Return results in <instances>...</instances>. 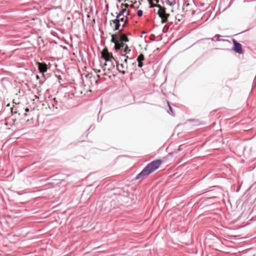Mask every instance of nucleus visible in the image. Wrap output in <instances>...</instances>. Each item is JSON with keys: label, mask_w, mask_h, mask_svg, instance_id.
<instances>
[{"label": "nucleus", "mask_w": 256, "mask_h": 256, "mask_svg": "<svg viewBox=\"0 0 256 256\" xmlns=\"http://www.w3.org/2000/svg\"><path fill=\"white\" fill-rule=\"evenodd\" d=\"M36 79H37V80H38V79L40 78L39 76H38V75L36 76Z\"/></svg>", "instance_id": "obj_33"}, {"label": "nucleus", "mask_w": 256, "mask_h": 256, "mask_svg": "<svg viewBox=\"0 0 256 256\" xmlns=\"http://www.w3.org/2000/svg\"><path fill=\"white\" fill-rule=\"evenodd\" d=\"M128 14H127L126 16H124V17L121 18H124V20L122 22V29L127 27L128 25Z\"/></svg>", "instance_id": "obj_8"}, {"label": "nucleus", "mask_w": 256, "mask_h": 256, "mask_svg": "<svg viewBox=\"0 0 256 256\" xmlns=\"http://www.w3.org/2000/svg\"><path fill=\"white\" fill-rule=\"evenodd\" d=\"M125 44H124V42H121V41L118 42L116 44H115L114 48L116 50H122Z\"/></svg>", "instance_id": "obj_9"}, {"label": "nucleus", "mask_w": 256, "mask_h": 256, "mask_svg": "<svg viewBox=\"0 0 256 256\" xmlns=\"http://www.w3.org/2000/svg\"><path fill=\"white\" fill-rule=\"evenodd\" d=\"M143 14V11L141 10H139L137 11V16L139 17H140Z\"/></svg>", "instance_id": "obj_22"}, {"label": "nucleus", "mask_w": 256, "mask_h": 256, "mask_svg": "<svg viewBox=\"0 0 256 256\" xmlns=\"http://www.w3.org/2000/svg\"><path fill=\"white\" fill-rule=\"evenodd\" d=\"M152 0H148V1L149 2V3L152 2Z\"/></svg>", "instance_id": "obj_34"}, {"label": "nucleus", "mask_w": 256, "mask_h": 256, "mask_svg": "<svg viewBox=\"0 0 256 256\" xmlns=\"http://www.w3.org/2000/svg\"><path fill=\"white\" fill-rule=\"evenodd\" d=\"M48 107L50 109L52 108H54V104H52L51 105H49Z\"/></svg>", "instance_id": "obj_27"}, {"label": "nucleus", "mask_w": 256, "mask_h": 256, "mask_svg": "<svg viewBox=\"0 0 256 256\" xmlns=\"http://www.w3.org/2000/svg\"><path fill=\"white\" fill-rule=\"evenodd\" d=\"M217 198V197H216V196H213L211 197L210 198Z\"/></svg>", "instance_id": "obj_31"}, {"label": "nucleus", "mask_w": 256, "mask_h": 256, "mask_svg": "<svg viewBox=\"0 0 256 256\" xmlns=\"http://www.w3.org/2000/svg\"><path fill=\"white\" fill-rule=\"evenodd\" d=\"M149 4H150V8H151L156 7V8H160V6H161L160 4H154L152 2L149 3Z\"/></svg>", "instance_id": "obj_20"}, {"label": "nucleus", "mask_w": 256, "mask_h": 256, "mask_svg": "<svg viewBox=\"0 0 256 256\" xmlns=\"http://www.w3.org/2000/svg\"><path fill=\"white\" fill-rule=\"evenodd\" d=\"M166 10L165 8L160 6L158 12V14L162 20V24L166 23L168 21V18L170 16V14H167Z\"/></svg>", "instance_id": "obj_2"}, {"label": "nucleus", "mask_w": 256, "mask_h": 256, "mask_svg": "<svg viewBox=\"0 0 256 256\" xmlns=\"http://www.w3.org/2000/svg\"><path fill=\"white\" fill-rule=\"evenodd\" d=\"M168 108H169L170 111L171 112V114H174V111H173V110L172 109V106H170L169 102H168Z\"/></svg>", "instance_id": "obj_23"}, {"label": "nucleus", "mask_w": 256, "mask_h": 256, "mask_svg": "<svg viewBox=\"0 0 256 256\" xmlns=\"http://www.w3.org/2000/svg\"><path fill=\"white\" fill-rule=\"evenodd\" d=\"M13 109H14V108H12V110H11V112H12V113H13Z\"/></svg>", "instance_id": "obj_36"}, {"label": "nucleus", "mask_w": 256, "mask_h": 256, "mask_svg": "<svg viewBox=\"0 0 256 256\" xmlns=\"http://www.w3.org/2000/svg\"><path fill=\"white\" fill-rule=\"evenodd\" d=\"M124 18H116L110 21V26H112V24H114L113 30L114 31L118 30L120 32H122L123 31V29H120L121 26L120 22H122Z\"/></svg>", "instance_id": "obj_3"}, {"label": "nucleus", "mask_w": 256, "mask_h": 256, "mask_svg": "<svg viewBox=\"0 0 256 256\" xmlns=\"http://www.w3.org/2000/svg\"><path fill=\"white\" fill-rule=\"evenodd\" d=\"M114 62H116V60H115L114 59Z\"/></svg>", "instance_id": "obj_41"}, {"label": "nucleus", "mask_w": 256, "mask_h": 256, "mask_svg": "<svg viewBox=\"0 0 256 256\" xmlns=\"http://www.w3.org/2000/svg\"><path fill=\"white\" fill-rule=\"evenodd\" d=\"M116 69L119 72L123 75L129 72L128 64L122 63L118 64V62H116Z\"/></svg>", "instance_id": "obj_4"}, {"label": "nucleus", "mask_w": 256, "mask_h": 256, "mask_svg": "<svg viewBox=\"0 0 256 256\" xmlns=\"http://www.w3.org/2000/svg\"><path fill=\"white\" fill-rule=\"evenodd\" d=\"M161 160H156L148 164L144 169L136 176V180H139L150 174L156 170L162 164Z\"/></svg>", "instance_id": "obj_1"}, {"label": "nucleus", "mask_w": 256, "mask_h": 256, "mask_svg": "<svg viewBox=\"0 0 256 256\" xmlns=\"http://www.w3.org/2000/svg\"><path fill=\"white\" fill-rule=\"evenodd\" d=\"M129 6V5L127 4H121L122 8H126H126Z\"/></svg>", "instance_id": "obj_24"}, {"label": "nucleus", "mask_w": 256, "mask_h": 256, "mask_svg": "<svg viewBox=\"0 0 256 256\" xmlns=\"http://www.w3.org/2000/svg\"><path fill=\"white\" fill-rule=\"evenodd\" d=\"M126 12V8H122L121 10H120V12L117 14L116 16V17L117 18H121L120 17L122 16H124V12Z\"/></svg>", "instance_id": "obj_13"}, {"label": "nucleus", "mask_w": 256, "mask_h": 256, "mask_svg": "<svg viewBox=\"0 0 256 256\" xmlns=\"http://www.w3.org/2000/svg\"><path fill=\"white\" fill-rule=\"evenodd\" d=\"M36 66L38 68L40 73L44 74L46 72L48 68V65L44 62H36Z\"/></svg>", "instance_id": "obj_6"}, {"label": "nucleus", "mask_w": 256, "mask_h": 256, "mask_svg": "<svg viewBox=\"0 0 256 256\" xmlns=\"http://www.w3.org/2000/svg\"><path fill=\"white\" fill-rule=\"evenodd\" d=\"M124 52H125L126 54H128L130 52L131 50L128 48V46L127 44H125L124 48H123L122 50Z\"/></svg>", "instance_id": "obj_14"}, {"label": "nucleus", "mask_w": 256, "mask_h": 256, "mask_svg": "<svg viewBox=\"0 0 256 256\" xmlns=\"http://www.w3.org/2000/svg\"><path fill=\"white\" fill-rule=\"evenodd\" d=\"M154 1L156 2V3H158L159 2V0H154Z\"/></svg>", "instance_id": "obj_32"}, {"label": "nucleus", "mask_w": 256, "mask_h": 256, "mask_svg": "<svg viewBox=\"0 0 256 256\" xmlns=\"http://www.w3.org/2000/svg\"><path fill=\"white\" fill-rule=\"evenodd\" d=\"M25 111H26V112H29V109H28V108H26L25 109Z\"/></svg>", "instance_id": "obj_30"}, {"label": "nucleus", "mask_w": 256, "mask_h": 256, "mask_svg": "<svg viewBox=\"0 0 256 256\" xmlns=\"http://www.w3.org/2000/svg\"><path fill=\"white\" fill-rule=\"evenodd\" d=\"M118 38L114 34H112L111 42L114 43L115 44L118 42Z\"/></svg>", "instance_id": "obj_16"}, {"label": "nucleus", "mask_w": 256, "mask_h": 256, "mask_svg": "<svg viewBox=\"0 0 256 256\" xmlns=\"http://www.w3.org/2000/svg\"><path fill=\"white\" fill-rule=\"evenodd\" d=\"M212 40H214V38H210Z\"/></svg>", "instance_id": "obj_37"}, {"label": "nucleus", "mask_w": 256, "mask_h": 256, "mask_svg": "<svg viewBox=\"0 0 256 256\" xmlns=\"http://www.w3.org/2000/svg\"><path fill=\"white\" fill-rule=\"evenodd\" d=\"M232 42L234 44L232 50L236 53L242 54L243 52L242 44L234 39L232 40Z\"/></svg>", "instance_id": "obj_5"}, {"label": "nucleus", "mask_w": 256, "mask_h": 256, "mask_svg": "<svg viewBox=\"0 0 256 256\" xmlns=\"http://www.w3.org/2000/svg\"><path fill=\"white\" fill-rule=\"evenodd\" d=\"M106 64H108V70H111L114 68V64L112 60H106Z\"/></svg>", "instance_id": "obj_10"}, {"label": "nucleus", "mask_w": 256, "mask_h": 256, "mask_svg": "<svg viewBox=\"0 0 256 256\" xmlns=\"http://www.w3.org/2000/svg\"><path fill=\"white\" fill-rule=\"evenodd\" d=\"M120 39L121 42H128L129 41V39L128 36L124 34H121L120 35Z\"/></svg>", "instance_id": "obj_11"}, {"label": "nucleus", "mask_w": 256, "mask_h": 256, "mask_svg": "<svg viewBox=\"0 0 256 256\" xmlns=\"http://www.w3.org/2000/svg\"><path fill=\"white\" fill-rule=\"evenodd\" d=\"M151 40H154V39L153 38H152Z\"/></svg>", "instance_id": "obj_39"}, {"label": "nucleus", "mask_w": 256, "mask_h": 256, "mask_svg": "<svg viewBox=\"0 0 256 256\" xmlns=\"http://www.w3.org/2000/svg\"><path fill=\"white\" fill-rule=\"evenodd\" d=\"M95 72H96V73H99V72H100V70H95Z\"/></svg>", "instance_id": "obj_29"}, {"label": "nucleus", "mask_w": 256, "mask_h": 256, "mask_svg": "<svg viewBox=\"0 0 256 256\" xmlns=\"http://www.w3.org/2000/svg\"><path fill=\"white\" fill-rule=\"evenodd\" d=\"M102 58L105 61H106V60H114V58L113 57L112 54L108 52L106 53H104V52H102Z\"/></svg>", "instance_id": "obj_7"}, {"label": "nucleus", "mask_w": 256, "mask_h": 256, "mask_svg": "<svg viewBox=\"0 0 256 256\" xmlns=\"http://www.w3.org/2000/svg\"><path fill=\"white\" fill-rule=\"evenodd\" d=\"M222 36L220 35V34H216L214 36V38H216V41H224L225 40H224V39H220V38Z\"/></svg>", "instance_id": "obj_21"}, {"label": "nucleus", "mask_w": 256, "mask_h": 256, "mask_svg": "<svg viewBox=\"0 0 256 256\" xmlns=\"http://www.w3.org/2000/svg\"><path fill=\"white\" fill-rule=\"evenodd\" d=\"M138 62V66L139 67V68H142L143 66V64L142 62Z\"/></svg>", "instance_id": "obj_26"}, {"label": "nucleus", "mask_w": 256, "mask_h": 256, "mask_svg": "<svg viewBox=\"0 0 256 256\" xmlns=\"http://www.w3.org/2000/svg\"><path fill=\"white\" fill-rule=\"evenodd\" d=\"M144 60V54H140L137 58V61L138 62H142L143 60Z\"/></svg>", "instance_id": "obj_18"}, {"label": "nucleus", "mask_w": 256, "mask_h": 256, "mask_svg": "<svg viewBox=\"0 0 256 256\" xmlns=\"http://www.w3.org/2000/svg\"><path fill=\"white\" fill-rule=\"evenodd\" d=\"M166 4L170 6H173L176 4V0H167Z\"/></svg>", "instance_id": "obj_19"}, {"label": "nucleus", "mask_w": 256, "mask_h": 256, "mask_svg": "<svg viewBox=\"0 0 256 256\" xmlns=\"http://www.w3.org/2000/svg\"><path fill=\"white\" fill-rule=\"evenodd\" d=\"M117 0L119 2H121V0Z\"/></svg>", "instance_id": "obj_38"}, {"label": "nucleus", "mask_w": 256, "mask_h": 256, "mask_svg": "<svg viewBox=\"0 0 256 256\" xmlns=\"http://www.w3.org/2000/svg\"><path fill=\"white\" fill-rule=\"evenodd\" d=\"M132 65L134 66V67H136V62H133Z\"/></svg>", "instance_id": "obj_28"}, {"label": "nucleus", "mask_w": 256, "mask_h": 256, "mask_svg": "<svg viewBox=\"0 0 256 256\" xmlns=\"http://www.w3.org/2000/svg\"><path fill=\"white\" fill-rule=\"evenodd\" d=\"M53 100L54 102H56V98H53Z\"/></svg>", "instance_id": "obj_35"}, {"label": "nucleus", "mask_w": 256, "mask_h": 256, "mask_svg": "<svg viewBox=\"0 0 256 256\" xmlns=\"http://www.w3.org/2000/svg\"><path fill=\"white\" fill-rule=\"evenodd\" d=\"M108 66V64H106V61H105V62L104 64V66H102V68L103 69V70L104 71L106 70V68H104L105 66Z\"/></svg>", "instance_id": "obj_25"}, {"label": "nucleus", "mask_w": 256, "mask_h": 256, "mask_svg": "<svg viewBox=\"0 0 256 256\" xmlns=\"http://www.w3.org/2000/svg\"><path fill=\"white\" fill-rule=\"evenodd\" d=\"M176 20L178 22H181L184 20V16L182 14H178L176 16Z\"/></svg>", "instance_id": "obj_17"}, {"label": "nucleus", "mask_w": 256, "mask_h": 256, "mask_svg": "<svg viewBox=\"0 0 256 256\" xmlns=\"http://www.w3.org/2000/svg\"><path fill=\"white\" fill-rule=\"evenodd\" d=\"M151 40H154V39L153 38H152Z\"/></svg>", "instance_id": "obj_40"}, {"label": "nucleus", "mask_w": 256, "mask_h": 256, "mask_svg": "<svg viewBox=\"0 0 256 256\" xmlns=\"http://www.w3.org/2000/svg\"><path fill=\"white\" fill-rule=\"evenodd\" d=\"M128 56H126L124 54H122L120 58V61L122 64H128Z\"/></svg>", "instance_id": "obj_12"}, {"label": "nucleus", "mask_w": 256, "mask_h": 256, "mask_svg": "<svg viewBox=\"0 0 256 256\" xmlns=\"http://www.w3.org/2000/svg\"><path fill=\"white\" fill-rule=\"evenodd\" d=\"M192 121L194 122V124L195 125H204V124H206V122H202V121H200L198 120H194Z\"/></svg>", "instance_id": "obj_15"}]
</instances>
